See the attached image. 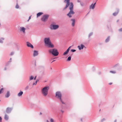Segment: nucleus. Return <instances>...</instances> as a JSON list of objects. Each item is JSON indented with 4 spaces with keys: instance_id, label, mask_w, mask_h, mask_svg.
<instances>
[{
    "instance_id": "nucleus-1",
    "label": "nucleus",
    "mask_w": 122,
    "mask_h": 122,
    "mask_svg": "<svg viewBox=\"0 0 122 122\" xmlns=\"http://www.w3.org/2000/svg\"><path fill=\"white\" fill-rule=\"evenodd\" d=\"M44 42L45 45L48 47L53 48L54 47V45L51 43L49 38H45Z\"/></svg>"
},
{
    "instance_id": "nucleus-2",
    "label": "nucleus",
    "mask_w": 122,
    "mask_h": 122,
    "mask_svg": "<svg viewBox=\"0 0 122 122\" xmlns=\"http://www.w3.org/2000/svg\"><path fill=\"white\" fill-rule=\"evenodd\" d=\"M49 89L48 87L45 86L42 90L41 93L44 96H46L48 94V91Z\"/></svg>"
},
{
    "instance_id": "nucleus-3",
    "label": "nucleus",
    "mask_w": 122,
    "mask_h": 122,
    "mask_svg": "<svg viewBox=\"0 0 122 122\" xmlns=\"http://www.w3.org/2000/svg\"><path fill=\"white\" fill-rule=\"evenodd\" d=\"M73 5L72 3H70L69 9L70 10V11L68 14H67V15L70 17H71V15H73L74 14L73 11Z\"/></svg>"
},
{
    "instance_id": "nucleus-4",
    "label": "nucleus",
    "mask_w": 122,
    "mask_h": 122,
    "mask_svg": "<svg viewBox=\"0 0 122 122\" xmlns=\"http://www.w3.org/2000/svg\"><path fill=\"white\" fill-rule=\"evenodd\" d=\"M49 52L52 53L54 56H57L59 54L57 50L56 49H50L49 50Z\"/></svg>"
},
{
    "instance_id": "nucleus-5",
    "label": "nucleus",
    "mask_w": 122,
    "mask_h": 122,
    "mask_svg": "<svg viewBox=\"0 0 122 122\" xmlns=\"http://www.w3.org/2000/svg\"><path fill=\"white\" fill-rule=\"evenodd\" d=\"M61 94L60 92H57L56 93V97L57 98L59 99L60 101L62 104H64L63 102L62 101L61 99Z\"/></svg>"
},
{
    "instance_id": "nucleus-6",
    "label": "nucleus",
    "mask_w": 122,
    "mask_h": 122,
    "mask_svg": "<svg viewBox=\"0 0 122 122\" xmlns=\"http://www.w3.org/2000/svg\"><path fill=\"white\" fill-rule=\"evenodd\" d=\"M59 27L58 25H54L52 24L50 26V28L51 30H55L58 29Z\"/></svg>"
},
{
    "instance_id": "nucleus-7",
    "label": "nucleus",
    "mask_w": 122,
    "mask_h": 122,
    "mask_svg": "<svg viewBox=\"0 0 122 122\" xmlns=\"http://www.w3.org/2000/svg\"><path fill=\"white\" fill-rule=\"evenodd\" d=\"M49 17L48 15H43L41 18L42 20L43 21H46Z\"/></svg>"
},
{
    "instance_id": "nucleus-8",
    "label": "nucleus",
    "mask_w": 122,
    "mask_h": 122,
    "mask_svg": "<svg viewBox=\"0 0 122 122\" xmlns=\"http://www.w3.org/2000/svg\"><path fill=\"white\" fill-rule=\"evenodd\" d=\"M69 1L70 0H65V2H66V7L64 8V10L69 5Z\"/></svg>"
},
{
    "instance_id": "nucleus-9",
    "label": "nucleus",
    "mask_w": 122,
    "mask_h": 122,
    "mask_svg": "<svg viewBox=\"0 0 122 122\" xmlns=\"http://www.w3.org/2000/svg\"><path fill=\"white\" fill-rule=\"evenodd\" d=\"M71 47V46L69 47L68 49H67V50L63 54V55H65L67 54L69 52V50L70 49V48Z\"/></svg>"
},
{
    "instance_id": "nucleus-10",
    "label": "nucleus",
    "mask_w": 122,
    "mask_h": 122,
    "mask_svg": "<svg viewBox=\"0 0 122 122\" xmlns=\"http://www.w3.org/2000/svg\"><path fill=\"white\" fill-rule=\"evenodd\" d=\"M12 110V108H10L7 107L6 109V112L7 113H9Z\"/></svg>"
},
{
    "instance_id": "nucleus-11",
    "label": "nucleus",
    "mask_w": 122,
    "mask_h": 122,
    "mask_svg": "<svg viewBox=\"0 0 122 122\" xmlns=\"http://www.w3.org/2000/svg\"><path fill=\"white\" fill-rule=\"evenodd\" d=\"M27 45L28 47H30L32 48H33V46L30 43L28 42H26Z\"/></svg>"
},
{
    "instance_id": "nucleus-12",
    "label": "nucleus",
    "mask_w": 122,
    "mask_h": 122,
    "mask_svg": "<svg viewBox=\"0 0 122 122\" xmlns=\"http://www.w3.org/2000/svg\"><path fill=\"white\" fill-rule=\"evenodd\" d=\"M20 31H22L23 33H25V29L23 27H21L20 28Z\"/></svg>"
},
{
    "instance_id": "nucleus-13",
    "label": "nucleus",
    "mask_w": 122,
    "mask_h": 122,
    "mask_svg": "<svg viewBox=\"0 0 122 122\" xmlns=\"http://www.w3.org/2000/svg\"><path fill=\"white\" fill-rule=\"evenodd\" d=\"M96 3H95L94 4H92L90 6V9H94L95 7Z\"/></svg>"
},
{
    "instance_id": "nucleus-14",
    "label": "nucleus",
    "mask_w": 122,
    "mask_h": 122,
    "mask_svg": "<svg viewBox=\"0 0 122 122\" xmlns=\"http://www.w3.org/2000/svg\"><path fill=\"white\" fill-rule=\"evenodd\" d=\"M84 46L82 44L80 46H78V48L80 50L83 49L84 47Z\"/></svg>"
},
{
    "instance_id": "nucleus-15",
    "label": "nucleus",
    "mask_w": 122,
    "mask_h": 122,
    "mask_svg": "<svg viewBox=\"0 0 122 122\" xmlns=\"http://www.w3.org/2000/svg\"><path fill=\"white\" fill-rule=\"evenodd\" d=\"M38 54V52L37 51L35 50L34 51L33 53V56H37Z\"/></svg>"
},
{
    "instance_id": "nucleus-16",
    "label": "nucleus",
    "mask_w": 122,
    "mask_h": 122,
    "mask_svg": "<svg viewBox=\"0 0 122 122\" xmlns=\"http://www.w3.org/2000/svg\"><path fill=\"white\" fill-rule=\"evenodd\" d=\"M43 14V13L42 12H40L38 13L37 14V18L41 16Z\"/></svg>"
},
{
    "instance_id": "nucleus-17",
    "label": "nucleus",
    "mask_w": 122,
    "mask_h": 122,
    "mask_svg": "<svg viewBox=\"0 0 122 122\" xmlns=\"http://www.w3.org/2000/svg\"><path fill=\"white\" fill-rule=\"evenodd\" d=\"M71 20L72 21V25L73 26H74L75 25V20L74 19H72Z\"/></svg>"
},
{
    "instance_id": "nucleus-18",
    "label": "nucleus",
    "mask_w": 122,
    "mask_h": 122,
    "mask_svg": "<svg viewBox=\"0 0 122 122\" xmlns=\"http://www.w3.org/2000/svg\"><path fill=\"white\" fill-rule=\"evenodd\" d=\"M4 119L6 120H8L9 119L8 117L6 114H5V115Z\"/></svg>"
},
{
    "instance_id": "nucleus-19",
    "label": "nucleus",
    "mask_w": 122,
    "mask_h": 122,
    "mask_svg": "<svg viewBox=\"0 0 122 122\" xmlns=\"http://www.w3.org/2000/svg\"><path fill=\"white\" fill-rule=\"evenodd\" d=\"M23 92L22 91H20L19 93L18 94V96L19 97H20L23 94Z\"/></svg>"
},
{
    "instance_id": "nucleus-20",
    "label": "nucleus",
    "mask_w": 122,
    "mask_h": 122,
    "mask_svg": "<svg viewBox=\"0 0 122 122\" xmlns=\"http://www.w3.org/2000/svg\"><path fill=\"white\" fill-rule=\"evenodd\" d=\"M10 96V93L9 92H8L7 94L5 95V97H8Z\"/></svg>"
},
{
    "instance_id": "nucleus-21",
    "label": "nucleus",
    "mask_w": 122,
    "mask_h": 122,
    "mask_svg": "<svg viewBox=\"0 0 122 122\" xmlns=\"http://www.w3.org/2000/svg\"><path fill=\"white\" fill-rule=\"evenodd\" d=\"M119 11L118 10L117 12H115L113 13V15L114 16H115L117 15L119 12Z\"/></svg>"
},
{
    "instance_id": "nucleus-22",
    "label": "nucleus",
    "mask_w": 122,
    "mask_h": 122,
    "mask_svg": "<svg viewBox=\"0 0 122 122\" xmlns=\"http://www.w3.org/2000/svg\"><path fill=\"white\" fill-rule=\"evenodd\" d=\"M34 77L33 76H31L30 78V80H33L34 78Z\"/></svg>"
},
{
    "instance_id": "nucleus-23",
    "label": "nucleus",
    "mask_w": 122,
    "mask_h": 122,
    "mask_svg": "<svg viewBox=\"0 0 122 122\" xmlns=\"http://www.w3.org/2000/svg\"><path fill=\"white\" fill-rule=\"evenodd\" d=\"M4 40V39L2 38H1L0 39V42L2 43L3 42V41Z\"/></svg>"
},
{
    "instance_id": "nucleus-24",
    "label": "nucleus",
    "mask_w": 122,
    "mask_h": 122,
    "mask_svg": "<svg viewBox=\"0 0 122 122\" xmlns=\"http://www.w3.org/2000/svg\"><path fill=\"white\" fill-rule=\"evenodd\" d=\"M71 56H69L68 57L67 60V61H70L71 60Z\"/></svg>"
},
{
    "instance_id": "nucleus-25",
    "label": "nucleus",
    "mask_w": 122,
    "mask_h": 122,
    "mask_svg": "<svg viewBox=\"0 0 122 122\" xmlns=\"http://www.w3.org/2000/svg\"><path fill=\"white\" fill-rule=\"evenodd\" d=\"M110 72L113 74H115L116 73V71H111Z\"/></svg>"
},
{
    "instance_id": "nucleus-26",
    "label": "nucleus",
    "mask_w": 122,
    "mask_h": 122,
    "mask_svg": "<svg viewBox=\"0 0 122 122\" xmlns=\"http://www.w3.org/2000/svg\"><path fill=\"white\" fill-rule=\"evenodd\" d=\"M3 88H1L0 90V94H1V93L2 92V91L3 90Z\"/></svg>"
},
{
    "instance_id": "nucleus-27",
    "label": "nucleus",
    "mask_w": 122,
    "mask_h": 122,
    "mask_svg": "<svg viewBox=\"0 0 122 122\" xmlns=\"http://www.w3.org/2000/svg\"><path fill=\"white\" fill-rule=\"evenodd\" d=\"M19 5H18L17 4L16 6V7H15L17 9H18L19 8Z\"/></svg>"
},
{
    "instance_id": "nucleus-28",
    "label": "nucleus",
    "mask_w": 122,
    "mask_h": 122,
    "mask_svg": "<svg viewBox=\"0 0 122 122\" xmlns=\"http://www.w3.org/2000/svg\"><path fill=\"white\" fill-rule=\"evenodd\" d=\"M109 40V38H108L106 40V42H107Z\"/></svg>"
},
{
    "instance_id": "nucleus-29",
    "label": "nucleus",
    "mask_w": 122,
    "mask_h": 122,
    "mask_svg": "<svg viewBox=\"0 0 122 122\" xmlns=\"http://www.w3.org/2000/svg\"><path fill=\"white\" fill-rule=\"evenodd\" d=\"M50 121L51 122H54V120L52 118L50 119Z\"/></svg>"
},
{
    "instance_id": "nucleus-30",
    "label": "nucleus",
    "mask_w": 122,
    "mask_h": 122,
    "mask_svg": "<svg viewBox=\"0 0 122 122\" xmlns=\"http://www.w3.org/2000/svg\"><path fill=\"white\" fill-rule=\"evenodd\" d=\"M71 51L72 52H74L76 51V50H75L71 49Z\"/></svg>"
},
{
    "instance_id": "nucleus-31",
    "label": "nucleus",
    "mask_w": 122,
    "mask_h": 122,
    "mask_svg": "<svg viewBox=\"0 0 122 122\" xmlns=\"http://www.w3.org/2000/svg\"><path fill=\"white\" fill-rule=\"evenodd\" d=\"M92 35V34L91 33L89 34V35L88 36V37L89 38Z\"/></svg>"
},
{
    "instance_id": "nucleus-32",
    "label": "nucleus",
    "mask_w": 122,
    "mask_h": 122,
    "mask_svg": "<svg viewBox=\"0 0 122 122\" xmlns=\"http://www.w3.org/2000/svg\"><path fill=\"white\" fill-rule=\"evenodd\" d=\"M119 31H122V28L119 29Z\"/></svg>"
},
{
    "instance_id": "nucleus-33",
    "label": "nucleus",
    "mask_w": 122,
    "mask_h": 122,
    "mask_svg": "<svg viewBox=\"0 0 122 122\" xmlns=\"http://www.w3.org/2000/svg\"><path fill=\"white\" fill-rule=\"evenodd\" d=\"M28 88H29V86H27L26 87L25 89L26 90H27V89H28Z\"/></svg>"
},
{
    "instance_id": "nucleus-34",
    "label": "nucleus",
    "mask_w": 122,
    "mask_h": 122,
    "mask_svg": "<svg viewBox=\"0 0 122 122\" xmlns=\"http://www.w3.org/2000/svg\"><path fill=\"white\" fill-rule=\"evenodd\" d=\"M2 118L1 117H0V122H1L2 121Z\"/></svg>"
},
{
    "instance_id": "nucleus-35",
    "label": "nucleus",
    "mask_w": 122,
    "mask_h": 122,
    "mask_svg": "<svg viewBox=\"0 0 122 122\" xmlns=\"http://www.w3.org/2000/svg\"><path fill=\"white\" fill-rule=\"evenodd\" d=\"M39 81V80H37L36 81V84H35V85L36 84V83H37V82H38V81Z\"/></svg>"
},
{
    "instance_id": "nucleus-36",
    "label": "nucleus",
    "mask_w": 122,
    "mask_h": 122,
    "mask_svg": "<svg viewBox=\"0 0 122 122\" xmlns=\"http://www.w3.org/2000/svg\"><path fill=\"white\" fill-rule=\"evenodd\" d=\"M31 18V16H29V20H28V21Z\"/></svg>"
},
{
    "instance_id": "nucleus-37",
    "label": "nucleus",
    "mask_w": 122,
    "mask_h": 122,
    "mask_svg": "<svg viewBox=\"0 0 122 122\" xmlns=\"http://www.w3.org/2000/svg\"><path fill=\"white\" fill-rule=\"evenodd\" d=\"M13 54H14V53L13 52H12L10 54V55H13Z\"/></svg>"
},
{
    "instance_id": "nucleus-38",
    "label": "nucleus",
    "mask_w": 122,
    "mask_h": 122,
    "mask_svg": "<svg viewBox=\"0 0 122 122\" xmlns=\"http://www.w3.org/2000/svg\"><path fill=\"white\" fill-rule=\"evenodd\" d=\"M36 76H35V77L34 78V80H36Z\"/></svg>"
},
{
    "instance_id": "nucleus-39",
    "label": "nucleus",
    "mask_w": 122,
    "mask_h": 122,
    "mask_svg": "<svg viewBox=\"0 0 122 122\" xmlns=\"http://www.w3.org/2000/svg\"><path fill=\"white\" fill-rule=\"evenodd\" d=\"M112 84V83H110L109 84L110 85H111Z\"/></svg>"
},
{
    "instance_id": "nucleus-40",
    "label": "nucleus",
    "mask_w": 122,
    "mask_h": 122,
    "mask_svg": "<svg viewBox=\"0 0 122 122\" xmlns=\"http://www.w3.org/2000/svg\"><path fill=\"white\" fill-rule=\"evenodd\" d=\"M119 21V20H117V22H118Z\"/></svg>"
},
{
    "instance_id": "nucleus-41",
    "label": "nucleus",
    "mask_w": 122,
    "mask_h": 122,
    "mask_svg": "<svg viewBox=\"0 0 122 122\" xmlns=\"http://www.w3.org/2000/svg\"><path fill=\"white\" fill-rule=\"evenodd\" d=\"M11 58H10V62L11 61Z\"/></svg>"
},
{
    "instance_id": "nucleus-42",
    "label": "nucleus",
    "mask_w": 122,
    "mask_h": 122,
    "mask_svg": "<svg viewBox=\"0 0 122 122\" xmlns=\"http://www.w3.org/2000/svg\"><path fill=\"white\" fill-rule=\"evenodd\" d=\"M6 70V68H5V70Z\"/></svg>"
},
{
    "instance_id": "nucleus-43",
    "label": "nucleus",
    "mask_w": 122,
    "mask_h": 122,
    "mask_svg": "<svg viewBox=\"0 0 122 122\" xmlns=\"http://www.w3.org/2000/svg\"><path fill=\"white\" fill-rule=\"evenodd\" d=\"M35 85V83H34L33 84V85Z\"/></svg>"
},
{
    "instance_id": "nucleus-44",
    "label": "nucleus",
    "mask_w": 122,
    "mask_h": 122,
    "mask_svg": "<svg viewBox=\"0 0 122 122\" xmlns=\"http://www.w3.org/2000/svg\"><path fill=\"white\" fill-rule=\"evenodd\" d=\"M55 61V60H53V61H52V62H53L54 61Z\"/></svg>"
}]
</instances>
